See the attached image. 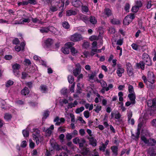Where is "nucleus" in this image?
<instances>
[{
  "label": "nucleus",
  "instance_id": "f257e3e1",
  "mask_svg": "<svg viewBox=\"0 0 156 156\" xmlns=\"http://www.w3.org/2000/svg\"><path fill=\"white\" fill-rule=\"evenodd\" d=\"M51 5L50 6V10L51 12H54L57 11L58 8L61 10L63 9L64 3L63 2H61L60 0H51Z\"/></svg>",
  "mask_w": 156,
  "mask_h": 156
},
{
  "label": "nucleus",
  "instance_id": "f03ea898",
  "mask_svg": "<svg viewBox=\"0 0 156 156\" xmlns=\"http://www.w3.org/2000/svg\"><path fill=\"white\" fill-rule=\"evenodd\" d=\"M33 140H36V143L38 144L39 143L40 141L41 142L42 140V137L40 136V131L37 129H33Z\"/></svg>",
  "mask_w": 156,
  "mask_h": 156
},
{
  "label": "nucleus",
  "instance_id": "7ed1b4c3",
  "mask_svg": "<svg viewBox=\"0 0 156 156\" xmlns=\"http://www.w3.org/2000/svg\"><path fill=\"white\" fill-rule=\"evenodd\" d=\"M141 139L144 143L149 146H153L155 145L156 141L154 139L150 138L147 140L144 136H142Z\"/></svg>",
  "mask_w": 156,
  "mask_h": 156
},
{
  "label": "nucleus",
  "instance_id": "20e7f679",
  "mask_svg": "<svg viewBox=\"0 0 156 156\" xmlns=\"http://www.w3.org/2000/svg\"><path fill=\"white\" fill-rule=\"evenodd\" d=\"M135 18L133 14H130L126 16L123 20V23L125 25H128Z\"/></svg>",
  "mask_w": 156,
  "mask_h": 156
},
{
  "label": "nucleus",
  "instance_id": "39448f33",
  "mask_svg": "<svg viewBox=\"0 0 156 156\" xmlns=\"http://www.w3.org/2000/svg\"><path fill=\"white\" fill-rule=\"evenodd\" d=\"M74 43L73 42H69L65 44V46L62 49V51L65 54H68L69 53V48L73 46Z\"/></svg>",
  "mask_w": 156,
  "mask_h": 156
},
{
  "label": "nucleus",
  "instance_id": "423d86ee",
  "mask_svg": "<svg viewBox=\"0 0 156 156\" xmlns=\"http://www.w3.org/2000/svg\"><path fill=\"white\" fill-rule=\"evenodd\" d=\"M70 39L73 42H77L82 40L83 38L81 34L76 33L71 36Z\"/></svg>",
  "mask_w": 156,
  "mask_h": 156
},
{
  "label": "nucleus",
  "instance_id": "0eeeda50",
  "mask_svg": "<svg viewBox=\"0 0 156 156\" xmlns=\"http://www.w3.org/2000/svg\"><path fill=\"white\" fill-rule=\"evenodd\" d=\"M155 78L154 73L151 72H148L147 74V80L151 84H153L155 82Z\"/></svg>",
  "mask_w": 156,
  "mask_h": 156
},
{
  "label": "nucleus",
  "instance_id": "6e6552de",
  "mask_svg": "<svg viewBox=\"0 0 156 156\" xmlns=\"http://www.w3.org/2000/svg\"><path fill=\"white\" fill-rule=\"evenodd\" d=\"M142 59L146 65L148 66L151 65V61L147 54L144 53L143 54Z\"/></svg>",
  "mask_w": 156,
  "mask_h": 156
},
{
  "label": "nucleus",
  "instance_id": "1a4fd4ad",
  "mask_svg": "<svg viewBox=\"0 0 156 156\" xmlns=\"http://www.w3.org/2000/svg\"><path fill=\"white\" fill-rule=\"evenodd\" d=\"M20 68V65L17 63H15L12 66V68L13 70V72L14 74L17 76L19 75V72L18 70Z\"/></svg>",
  "mask_w": 156,
  "mask_h": 156
},
{
  "label": "nucleus",
  "instance_id": "9d476101",
  "mask_svg": "<svg viewBox=\"0 0 156 156\" xmlns=\"http://www.w3.org/2000/svg\"><path fill=\"white\" fill-rule=\"evenodd\" d=\"M53 42V41L51 38L47 39L44 41V47L46 48H50Z\"/></svg>",
  "mask_w": 156,
  "mask_h": 156
},
{
  "label": "nucleus",
  "instance_id": "9b49d317",
  "mask_svg": "<svg viewBox=\"0 0 156 156\" xmlns=\"http://www.w3.org/2000/svg\"><path fill=\"white\" fill-rule=\"evenodd\" d=\"M54 129V126L53 125H52L51 126L48 128V129H46L45 127L43 128V129L44 131L46 132L47 135L48 136H50L51 134L52 131Z\"/></svg>",
  "mask_w": 156,
  "mask_h": 156
},
{
  "label": "nucleus",
  "instance_id": "f8f14e48",
  "mask_svg": "<svg viewBox=\"0 0 156 156\" xmlns=\"http://www.w3.org/2000/svg\"><path fill=\"white\" fill-rule=\"evenodd\" d=\"M65 119L63 118L60 119L58 117H56L54 119V122H55V125L59 126L62 123H63L65 121Z\"/></svg>",
  "mask_w": 156,
  "mask_h": 156
},
{
  "label": "nucleus",
  "instance_id": "ddd939ff",
  "mask_svg": "<svg viewBox=\"0 0 156 156\" xmlns=\"http://www.w3.org/2000/svg\"><path fill=\"white\" fill-rule=\"evenodd\" d=\"M124 71V69L120 65H118V68L116 71V73L118 75L119 77H121L122 76V74Z\"/></svg>",
  "mask_w": 156,
  "mask_h": 156
},
{
  "label": "nucleus",
  "instance_id": "4468645a",
  "mask_svg": "<svg viewBox=\"0 0 156 156\" xmlns=\"http://www.w3.org/2000/svg\"><path fill=\"white\" fill-rule=\"evenodd\" d=\"M128 97L131 101H132V104H134L136 102L135 99L136 98L135 93L129 94H128Z\"/></svg>",
  "mask_w": 156,
  "mask_h": 156
},
{
  "label": "nucleus",
  "instance_id": "2eb2a0df",
  "mask_svg": "<svg viewBox=\"0 0 156 156\" xmlns=\"http://www.w3.org/2000/svg\"><path fill=\"white\" fill-rule=\"evenodd\" d=\"M73 5L76 7H78L82 4V3L79 0H73L72 2Z\"/></svg>",
  "mask_w": 156,
  "mask_h": 156
},
{
  "label": "nucleus",
  "instance_id": "dca6fc26",
  "mask_svg": "<svg viewBox=\"0 0 156 156\" xmlns=\"http://www.w3.org/2000/svg\"><path fill=\"white\" fill-rule=\"evenodd\" d=\"M111 150L113 152L112 156H116L118 154V148L117 146H114L111 147Z\"/></svg>",
  "mask_w": 156,
  "mask_h": 156
},
{
  "label": "nucleus",
  "instance_id": "f3484780",
  "mask_svg": "<svg viewBox=\"0 0 156 156\" xmlns=\"http://www.w3.org/2000/svg\"><path fill=\"white\" fill-rule=\"evenodd\" d=\"M104 14L108 16H110L112 15V11L109 9L106 8L104 9L103 13H102V16H104Z\"/></svg>",
  "mask_w": 156,
  "mask_h": 156
},
{
  "label": "nucleus",
  "instance_id": "a211bd4d",
  "mask_svg": "<svg viewBox=\"0 0 156 156\" xmlns=\"http://www.w3.org/2000/svg\"><path fill=\"white\" fill-rule=\"evenodd\" d=\"M140 129L138 128L137 129V132L135 134H132L131 137L132 139L136 140L138 139L140 134Z\"/></svg>",
  "mask_w": 156,
  "mask_h": 156
},
{
  "label": "nucleus",
  "instance_id": "6ab92c4d",
  "mask_svg": "<svg viewBox=\"0 0 156 156\" xmlns=\"http://www.w3.org/2000/svg\"><path fill=\"white\" fill-rule=\"evenodd\" d=\"M76 14L77 12L75 10H67L66 12V16H68L75 15Z\"/></svg>",
  "mask_w": 156,
  "mask_h": 156
},
{
  "label": "nucleus",
  "instance_id": "aec40b11",
  "mask_svg": "<svg viewBox=\"0 0 156 156\" xmlns=\"http://www.w3.org/2000/svg\"><path fill=\"white\" fill-rule=\"evenodd\" d=\"M71 52L73 55H75L78 53V51L74 47L72 46L70 48Z\"/></svg>",
  "mask_w": 156,
  "mask_h": 156
},
{
  "label": "nucleus",
  "instance_id": "412c9836",
  "mask_svg": "<svg viewBox=\"0 0 156 156\" xmlns=\"http://www.w3.org/2000/svg\"><path fill=\"white\" fill-rule=\"evenodd\" d=\"M29 93V89L27 87H25L21 91V94L22 95H26L28 94Z\"/></svg>",
  "mask_w": 156,
  "mask_h": 156
},
{
  "label": "nucleus",
  "instance_id": "4be33fe9",
  "mask_svg": "<svg viewBox=\"0 0 156 156\" xmlns=\"http://www.w3.org/2000/svg\"><path fill=\"white\" fill-rule=\"evenodd\" d=\"M81 11L83 13H86L89 11L88 7L86 5H82L81 6Z\"/></svg>",
  "mask_w": 156,
  "mask_h": 156
},
{
  "label": "nucleus",
  "instance_id": "5701e85b",
  "mask_svg": "<svg viewBox=\"0 0 156 156\" xmlns=\"http://www.w3.org/2000/svg\"><path fill=\"white\" fill-rule=\"evenodd\" d=\"M97 82L98 83H100L102 88H106V87L107 86L106 83L103 80H98L97 81Z\"/></svg>",
  "mask_w": 156,
  "mask_h": 156
},
{
  "label": "nucleus",
  "instance_id": "b1692460",
  "mask_svg": "<svg viewBox=\"0 0 156 156\" xmlns=\"http://www.w3.org/2000/svg\"><path fill=\"white\" fill-rule=\"evenodd\" d=\"M90 21L91 23L94 24L97 23V20L94 16H91L90 17Z\"/></svg>",
  "mask_w": 156,
  "mask_h": 156
},
{
  "label": "nucleus",
  "instance_id": "393cba45",
  "mask_svg": "<svg viewBox=\"0 0 156 156\" xmlns=\"http://www.w3.org/2000/svg\"><path fill=\"white\" fill-rule=\"evenodd\" d=\"M12 118V116L11 114L8 113H6L5 114L4 118L6 120H10Z\"/></svg>",
  "mask_w": 156,
  "mask_h": 156
},
{
  "label": "nucleus",
  "instance_id": "a878e982",
  "mask_svg": "<svg viewBox=\"0 0 156 156\" xmlns=\"http://www.w3.org/2000/svg\"><path fill=\"white\" fill-rule=\"evenodd\" d=\"M89 151V149L88 148H83L82 150L81 153L83 155H86L88 154Z\"/></svg>",
  "mask_w": 156,
  "mask_h": 156
},
{
  "label": "nucleus",
  "instance_id": "bb28decb",
  "mask_svg": "<svg viewBox=\"0 0 156 156\" xmlns=\"http://www.w3.org/2000/svg\"><path fill=\"white\" fill-rule=\"evenodd\" d=\"M62 27L65 29H68L69 28L70 26L67 22L64 21L62 23Z\"/></svg>",
  "mask_w": 156,
  "mask_h": 156
},
{
  "label": "nucleus",
  "instance_id": "cd10ccee",
  "mask_svg": "<svg viewBox=\"0 0 156 156\" xmlns=\"http://www.w3.org/2000/svg\"><path fill=\"white\" fill-rule=\"evenodd\" d=\"M80 69H75L73 71V73L75 76H77L80 73Z\"/></svg>",
  "mask_w": 156,
  "mask_h": 156
},
{
  "label": "nucleus",
  "instance_id": "c85d7f7f",
  "mask_svg": "<svg viewBox=\"0 0 156 156\" xmlns=\"http://www.w3.org/2000/svg\"><path fill=\"white\" fill-rule=\"evenodd\" d=\"M32 22L34 23H38V24H42L43 22L41 21L39 19L37 18H32Z\"/></svg>",
  "mask_w": 156,
  "mask_h": 156
},
{
  "label": "nucleus",
  "instance_id": "c756f323",
  "mask_svg": "<svg viewBox=\"0 0 156 156\" xmlns=\"http://www.w3.org/2000/svg\"><path fill=\"white\" fill-rule=\"evenodd\" d=\"M111 23L114 24H120V21L119 20L116 19H112L111 21Z\"/></svg>",
  "mask_w": 156,
  "mask_h": 156
},
{
  "label": "nucleus",
  "instance_id": "7c9ffc66",
  "mask_svg": "<svg viewBox=\"0 0 156 156\" xmlns=\"http://www.w3.org/2000/svg\"><path fill=\"white\" fill-rule=\"evenodd\" d=\"M128 91L129 94L135 93L134 91V89L133 86L130 85H129L128 86Z\"/></svg>",
  "mask_w": 156,
  "mask_h": 156
},
{
  "label": "nucleus",
  "instance_id": "2f4dec72",
  "mask_svg": "<svg viewBox=\"0 0 156 156\" xmlns=\"http://www.w3.org/2000/svg\"><path fill=\"white\" fill-rule=\"evenodd\" d=\"M23 134L24 137H27L29 136V132L27 129L23 130Z\"/></svg>",
  "mask_w": 156,
  "mask_h": 156
},
{
  "label": "nucleus",
  "instance_id": "473e14b6",
  "mask_svg": "<svg viewBox=\"0 0 156 156\" xmlns=\"http://www.w3.org/2000/svg\"><path fill=\"white\" fill-rule=\"evenodd\" d=\"M84 109L83 107H81L79 108H77L75 111L76 113L78 114L82 112Z\"/></svg>",
  "mask_w": 156,
  "mask_h": 156
},
{
  "label": "nucleus",
  "instance_id": "72a5a7b5",
  "mask_svg": "<svg viewBox=\"0 0 156 156\" xmlns=\"http://www.w3.org/2000/svg\"><path fill=\"white\" fill-rule=\"evenodd\" d=\"M106 147H107L106 146L104 145V144L102 143L101 145L99 146V149L100 151H102L103 152H104Z\"/></svg>",
  "mask_w": 156,
  "mask_h": 156
},
{
  "label": "nucleus",
  "instance_id": "f704fd0d",
  "mask_svg": "<svg viewBox=\"0 0 156 156\" xmlns=\"http://www.w3.org/2000/svg\"><path fill=\"white\" fill-rule=\"evenodd\" d=\"M101 105H97L94 111L97 113H98L99 111L101 110Z\"/></svg>",
  "mask_w": 156,
  "mask_h": 156
},
{
  "label": "nucleus",
  "instance_id": "c9c22d12",
  "mask_svg": "<svg viewBox=\"0 0 156 156\" xmlns=\"http://www.w3.org/2000/svg\"><path fill=\"white\" fill-rule=\"evenodd\" d=\"M85 142V140L83 139H80V142L78 143L79 144V146L80 147H83L84 144Z\"/></svg>",
  "mask_w": 156,
  "mask_h": 156
},
{
  "label": "nucleus",
  "instance_id": "e433bc0d",
  "mask_svg": "<svg viewBox=\"0 0 156 156\" xmlns=\"http://www.w3.org/2000/svg\"><path fill=\"white\" fill-rule=\"evenodd\" d=\"M68 79L69 83H72L74 81V77L71 75H69L68 77Z\"/></svg>",
  "mask_w": 156,
  "mask_h": 156
},
{
  "label": "nucleus",
  "instance_id": "4c0bfd02",
  "mask_svg": "<svg viewBox=\"0 0 156 156\" xmlns=\"http://www.w3.org/2000/svg\"><path fill=\"white\" fill-rule=\"evenodd\" d=\"M98 39V37L96 35H92L89 37V39L91 41L94 40H97Z\"/></svg>",
  "mask_w": 156,
  "mask_h": 156
},
{
  "label": "nucleus",
  "instance_id": "58836bf2",
  "mask_svg": "<svg viewBox=\"0 0 156 156\" xmlns=\"http://www.w3.org/2000/svg\"><path fill=\"white\" fill-rule=\"evenodd\" d=\"M96 76V73H92L91 74H89L88 75V77L90 80L93 79L94 77Z\"/></svg>",
  "mask_w": 156,
  "mask_h": 156
},
{
  "label": "nucleus",
  "instance_id": "ea45409f",
  "mask_svg": "<svg viewBox=\"0 0 156 156\" xmlns=\"http://www.w3.org/2000/svg\"><path fill=\"white\" fill-rule=\"evenodd\" d=\"M133 49L135 50H137L138 49L139 46L136 44L133 43L131 45Z\"/></svg>",
  "mask_w": 156,
  "mask_h": 156
},
{
  "label": "nucleus",
  "instance_id": "a19ab883",
  "mask_svg": "<svg viewBox=\"0 0 156 156\" xmlns=\"http://www.w3.org/2000/svg\"><path fill=\"white\" fill-rule=\"evenodd\" d=\"M49 31V29L48 28H42L40 30V31L42 33H48Z\"/></svg>",
  "mask_w": 156,
  "mask_h": 156
},
{
  "label": "nucleus",
  "instance_id": "79ce46f5",
  "mask_svg": "<svg viewBox=\"0 0 156 156\" xmlns=\"http://www.w3.org/2000/svg\"><path fill=\"white\" fill-rule=\"evenodd\" d=\"M129 76H132L133 75V68L127 69Z\"/></svg>",
  "mask_w": 156,
  "mask_h": 156
},
{
  "label": "nucleus",
  "instance_id": "37998d69",
  "mask_svg": "<svg viewBox=\"0 0 156 156\" xmlns=\"http://www.w3.org/2000/svg\"><path fill=\"white\" fill-rule=\"evenodd\" d=\"M139 8L138 7L135 5L133 7L132 9V11L133 12H136L138 11Z\"/></svg>",
  "mask_w": 156,
  "mask_h": 156
},
{
  "label": "nucleus",
  "instance_id": "c03bdc74",
  "mask_svg": "<svg viewBox=\"0 0 156 156\" xmlns=\"http://www.w3.org/2000/svg\"><path fill=\"white\" fill-rule=\"evenodd\" d=\"M113 86L112 84H109L108 85V87H106L105 88V90L106 91H108L109 90L112 88H113Z\"/></svg>",
  "mask_w": 156,
  "mask_h": 156
},
{
  "label": "nucleus",
  "instance_id": "a18cd8bd",
  "mask_svg": "<svg viewBox=\"0 0 156 156\" xmlns=\"http://www.w3.org/2000/svg\"><path fill=\"white\" fill-rule=\"evenodd\" d=\"M80 139L78 137L75 138L73 140V143L76 144H78L80 142Z\"/></svg>",
  "mask_w": 156,
  "mask_h": 156
},
{
  "label": "nucleus",
  "instance_id": "49530a36",
  "mask_svg": "<svg viewBox=\"0 0 156 156\" xmlns=\"http://www.w3.org/2000/svg\"><path fill=\"white\" fill-rule=\"evenodd\" d=\"M13 83V82L11 80H9L7 83L6 84V86L7 87H9L11 85H12Z\"/></svg>",
  "mask_w": 156,
  "mask_h": 156
},
{
  "label": "nucleus",
  "instance_id": "de8ad7c7",
  "mask_svg": "<svg viewBox=\"0 0 156 156\" xmlns=\"http://www.w3.org/2000/svg\"><path fill=\"white\" fill-rule=\"evenodd\" d=\"M30 142V147L31 148H33L34 147L35 144L33 142L32 140H29Z\"/></svg>",
  "mask_w": 156,
  "mask_h": 156
},
{
  "label": "nucleus",
  "instance_id": "09e8293b",
  "mask_svg": "<svg viewBox=\"0 0 156 156\" xmlns=\"http://www.w3.org/2000/svg\"><path fill=\"white\" fill-rule=\"evenodd\" d=\"M13 43L15 44H18L20 43V41L18 38H15L12 41Z\"/></svg>",
  "mask_w": 156,
  "mask_h": 156
},
{
  "label": "nucleus",
  "instance_id": "8fccbe9b",
  "mask_svg": "<svg viewBox=\"0 0 156 156\" xmlns=\"http://www.w3.org/2000/svg\"><path fill=\"white\" fill-rule=\"evenodd\" d=\"M142 3L141 1H137L136 2L135 5L138 7L139 8H140L142 6Z\"/></svg>",
  "mask_w": 156,
  "mask_h": 156
},
{
  "label": "nucleus",
  "instance_id": "3c124183",
  "mask_svg": "<svg viewBox=\"0 0 156 156\" xmlns=\"http://www.w3.org/2000/svg\"><path fill=\"white\" fill-rule=\"evenodd\" d=\"M69 115L71 118V121L73 122H75V116L72 113H70Z\"/></svg>",
  "mask_w": 156,
  "mask_h": 156
},
{
  "label": "nucleus",
  "instance_id": "603ef678",
  "mask_svg": "<svg viewBox=\"0 0 156 156\" xmlns=\"http://www.w3.org/2000/svg\"><path fill=\"white\" fill-rule=\"evenodd\" d=\"M47 88L44 85H41V90L43 92H44L45 91L47 90Z\"/></svg>",
  "mask_w": 156,
  "mask_h": 156
},
{
  "label": "nucleus",
  "instance_id": "864d4df0",
  "mask_svg": "<svg viewBox=\"0 0 156 156\" xmlns=\"http://www.w3.org/2000/svg\"><path fill=\"white\" fill-rule=\"evenodd\" d=\"M84 116L86 118H88L89 117V113L88 111H84L83 112Z\"/></svg>",
  "mask_w": 156,
  "mask_h": 156
},
{
  "label": "nucleus",
  "instance_id": "5fc2aeb1",
  "mask_svg": "<svg viewBox=\"0 0 156 156\" xmlns=\"http://www.w3.org/2000/svg\"><path fill=\"white\" fill-rule=\"evenodd\" d=\"M66 138L67 140H69L72 139V137L71 134L68 133L66 135Z\"/></svg>",
  "mask_w": 156,
  "mask_h": 156
},
{
  "label": "nucleus",
  "instance_id": "6e6d98bb",
  "mask_svg": "<svg viewBox=\"0 0 156 156\" xmlns=\"http://www.w3.org/2000/svg\"><path fill=\"white\" fill-rule=\"evenodd\" d=\"M79 133L81 136H83L85 135V132L84 129H81L79 130Z\"/></svg>",
  "mask_w": 156,
  "mask_h": 156
},
{
  "label": "nucleus",
  "instance_id": "4d7b16f0",
  "mask_svg": "<svg viewBox=\"0 0 156 156\" xmlns=\"http://www.w3.org/2000/svg\"><path fill=\"white\" fill-rule=\"evenodd\" d=\"M27 74L26 72H23L22 73V78L23 79H24L27 77Z\"/></svg>",
  "mask_w": 156,
  "mask_h": 156
},
{
  "label": "nucleus",
  "instance_id": "13d9d810",
  "mask_svg": "<svg viewBox=\"0 0 156 156\" xmlns=\"http://www.w3.org/2000/svg\"><path fill=\"white\" fill-rule=\"evenodd\" d=\"M139 65L141 69L142 70H144V64L143 62H140L139 63Z\"/></svg>",
  "mask_w": 156,
  "mask_h": 156
},
{
  "label": "nucleus",
  "instance_id": "bf43d9fd",
  "mask_svg": "<svg viewBox=\"0 0 156 156\" xmlns=\"http://www.w3.org/2000/svg\"><path fill=\"white\" fill-rule=\"evenodd\" d=\"M126 66L127 68V69L133 68L132 66L129 62H128L126 63Z\"/></svg>",
  "mask_w": 156,
  "mask_h": 156
},
{
  "label": "nucleus",
  "instance_id": "052dcab7",
  "mask_svg": "<svg viewBox=\"0 0 156 156\" xmlns=\"http://www.w3.org/2000/svg\"><path fill=\"white\" fill-rule=\"evenodd\" d=\"M128 120H130L132 116V112L129 111L128 113Z\"/></svg>",
  "mask_w": 156,
  "mask_h": 156
},
{
  "label": "nucleus",
  "instance_id": "680f3d73",
  "mask_svg": "<svg viewBox=\"0 0 156 156\" xmlns=\"http://www.w3.org/2000/svg\"><path fill=\"white\" fill-rule=\"evenodd\" d=\"M61 92L63 95H66L67 92V90L66 88H63L61 90Z\"/></svg>",
  "mask_w": 156,
  "mask_h": 156
},
{
  "label": "nucleus",
  "instance_id": "e2e57ef3",
  "mask_svg": "<svg viewBox=\"0 0 156 156\" xmlns=\"http://www.w3.org/2000/svg\"><path fill=\"white\" fill-rule=\"evenodd\" d=\"M49 115V112L48 111H46L44 112L43 115V118L46 119Z\"/></svg>",
  "mask_w": 156,
  "mask_h": 156
},
{
  "label": "nucleus",
  "instance_id": "0e129e2a",
  "mask_svg": "<svg viewBox=\"0 0 156 156\" xmlns=\"http://www.w3.org/2000/svg\"><path fill=\"white\" fill-rule=\"evenodd\" d=\"M24 62L27 65H29L31 64L30 61L29 59H25L24 61Z\"/></svg>",
  "mask_w": 156,
  "mask_h": 156
},
{
  "label": "nucleus",
  "instance_id": "69168bd1",
  "mask_svg": "<svg viewBox=\"0 0 156 156\" xmlns=\"http://www.w3.org/2000/svg\"><path fill=\"white\" fill-rule=\"evenodd\" d=\"M83 54L85 58H87L89 55V52L87 51H85L83 52Z\"/></svg>",
  "mask_w": 156,
  "mask_h": 156
},
{
  "label": "nucleus",
  "instance_id": "338daca9",
  "mask_svg": "<svg viewBox=\"0 0 156 156\" xmlns=\"http://www.w3.org/2000/svg\"><path fill=\"white\" fill-rule=\"evenodd\" d=\"M151 124L152 126L156 127V119H154L151 121Z\"/></svg>",
  "mask_w": 156,
  "mask_h": 156
},
{
  "label": "nucleus",
  "instance_id": "774afa93",
  "mask_svg": "<svg viewBox=\"0 0 156 156\" xmlns=\"http://www.w3.org/2000/svg\"><path fill=\"white\" fill-rule=\"evenodd\" d=\"M12 58V56L11 55H5V58L6 60H9Z\"/></svg>",
  "mask_w": 156,
  "mask_h": 156
}]
</instances>
